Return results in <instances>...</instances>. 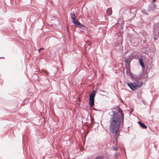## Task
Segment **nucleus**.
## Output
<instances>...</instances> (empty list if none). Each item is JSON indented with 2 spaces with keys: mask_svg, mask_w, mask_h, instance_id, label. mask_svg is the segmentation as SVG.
I'll return each mask as SVG.
<instances>
[{
  "mask_svg": "<svg viewBox=\"0 0 159 159\" xmlns=\"http://www.w3.org/2000/svg\"><path fill=\"white\" fill-rule=\"evenodd\" d=\"M127 85L132 90L134 91L137 88L140 87L143 84V82H138L136 83L134 82H129L128 83Z\"/></svg>",
  "mask_w": 159,
  "mask_h": 159,
  "instance_id": "nucleus-4",
  "label": "nucleus"
},
{
  "mask_svg": "<svg viewBox=\"0 0 159 159\" xmlns=\"http://www.w3.org/2000/svg\"><path fill=\"white\" fill-rule=\"evenodd\" d=\"M96 159H103V157L101 156H98L95 157Z\"/></svg>",
  "mask_w": 159,
  "mask_h": 159,
  "instance_id": "nucleus-16",
  "label": "nucleus"
},
{
  "mask_svg": "<svg viewBox=\"0 0 159 159\" xmlns=\"http://www.w3.org/2000/svg\"><path fill=\"white\" fill-rule=\"evenodd\" d=\"M156 6L154 3L152 2L151 3L148 7V11H154L156 9Z\"/></svg>",
  "mask_w": 159,
  "mask_h": 159,
  "instance_id": "nucleus-8",
  "label": "nucleus"
},
{
  "mask_svg": "<svg viewBox=\"0 0 159 159\" xmlns=\"http://www.w3.org/2000/svg\"><path fill=\"white\" fill-rule=\"evenodd\" d=\"M34 75V76H35V75L36 76H37V79H38V74L35 73H34V75Z\"/></svg>",
  "mask_w": 159,
  "mask_h": 159,
  "instance_id": "nucleus-17",
  "label": "nucleus"
},
{
  "mask_svg": "<svg viewBox=\"0 0 159 159\" xmlns=\"http://www.w3.org/2000/svg\"><path fill=\"white\" fill-rule=\"evenodd\" d=\"M130 42H131V43H134L135 42V41L134 42V40H133L131 39L130 40Z\"/></svg>",
  "mask_w": 159,
  "mask_h": 159,
  "instance_id": "nucleus-19",
  "label": "nucleus"
},
{
  "mask_svg": "<svg viewBox=\"0 0 159 159\" xmlns=\"http://www.w3.org/2000/svg\"><path fill=\"white\" fill-rule=\"evenodd\" d=\"M4 58V57H0V58Z\"/></svg>",
  "mask_w": 159,
  "mask_h": 159,
  "instance_id": "nucleus-26",
  "label": "nucleus"
},
{
  "mask_svg": "<svg viewBox=\"0 0 159 159\" xmlns=\"http://www.w3.org/2000/svg\"><path fill=\"white\" fill-rule=\"evenodd\" d=\"M42 72L43 73H45L46 74V75H49V73L48 72L45 70H42Z\"/></svg>",
  "mask_w": 159,
  "mask_h": 159,
  "instance_id": "nucleus-15",
  "label": "nucleus"
},
{
  "mask_svg": "<svg viewBox=\"0 0 159 159\" xmlns=\"http://www.w3.org/2000/svg\"><path fill=\"white\" fill-rule=\"evenodd\" d=\"M93 109L94 110H95V111H97L98 110L97 109H96V108H93Z\"/></svg>",
  "mask_w": 159,
  "mask_h": 159,
  "instance_id": "nucleus-21",
  "label": "nucleus"
},
{
  "mask_svg": "<svg viewBox=\"0 0 159 159\" xmlns=\"http://www.w3.org/2000/svg\"><path fill=\"white\" fill-rule=\"evenodd\" d=\"M133 53H131V54L128 55L127 58L125 59V64L127 65L129 67H130V64L131 61H132V59L134 58L133 56Z\"/></svg>",
  "mask_w": 159,
  "mask_h": 159,
  "instance_id": "nucleus-6",
  "label": "nucleus"
},
{
  "mask_svg": "<svg viewBox=\"0 0 159 159\" xmlns=\"http://www.w3.org/2000/svg\"><path fill=\"white\" fill-rule=\"evenodd\" d=\"M157 0H152V2H155V1H156Z\"/></svg>",
  "mask_w": 159,
  "mask_h": 159,
  "instance_id": "nucleus-22",
  "label": "nucleus"
},
{
  "mask_svg": "<svg viewBox=\"0 0 159 159\" xmlns=\"http://www.w3.org/2000/svg\"><path fill=\"white\" fill-rule=\"evenodd\" d=\"M142 102L143 103V104H144L145 105L146 104L145 102H144V101L143 100H142Z\"/></svg>",
  "mask_w": 159,
  "mask_h": 159,
  "instance_id": "nucleus-20",
  "label": "nucleus"
},
{
  "mask_svg": "<svg viewBox=\"0 0 159 159\" xmlns=\"http://www.w3.org/2000/svg\"><path fill=\"white\" fill-rule=\"evenodd\" d=\"M148 10H146L144 9H142V10H141L143 14H145L146 15H148Z\"/></svg>",
  "mask_w": 159,
  "mask_h": 159,
  "instance_id": "nucleus-13",
  "label": "nucleus"
},
{
  "mask_svg": "<svg viewBox=\"0 0 159 159\" xmlns=\"http://www.w3.org/2000/svg\"><path fill=\"white\" fill-rule=\"evenodd\" d=\"M91 44H89V46H91Z\"/></svg>",
  "mask_w": 159,
  "mask_h": 159,
  "instance_id": "nucleus-24",
  "label": "nucleus"
},
{
  "mask_svg": "<svg viewBox=\"0 0 159 159\" xmlns=\"http://www.w3.org/2000/svg\"><path fill=\"white\" fill-rule=\"evenodd\" d=\"M133 14L134 13L131 12L129 10H124L123 12V18H129L131 16H132Z\"/></svg>",
  "mask_w": 159,
  "mask_h": 159,
  "instance_id": "nucleus-5",
  "label": "nucleus"
},
{
  "mask_svg": "<svg viewBox=\"0 0 159 159\" xmlns=\"http://www.w3.org/2000/svg\"><path fill=\"white\" fill-rule=\"evenodd\" d=\"M134 39H136V40H138V38H136H136H134Z\"/></svg>",
  "mask_w": 159,
  "mask_h": 159,
  "instance_id": "nucleus-23",
  "label": "nucleus"
},
{
  "mask_svg": "<svg viewBox=\"0 0 159 159\" xmlns=\"http://www.w3.org/2000/svg\"><path fill=\"white\" fill-rule=\"evenodd\" d=\"M134 17V16H133L132 17V18H133Z\"/></svg>",
  "mask_w": 159,
  "mask_h": 159,
  "instance_id": "nucleus-27",
  "label": "nucleus"
},
{
  "mask_svg": "<svg viewBox=\"0 0 159 159\" xmlns=\"http://www.w3.org/2000/svg\"><path fill=\"white\" fill-rule=\"evenodd\" d=\"M131 19H129V20H131ZM129 20V19H128V20Z\"/></svg>",
  "mask_w": 159,
  "mask_h": 159,
  "instance_id": "nucleus-25",
  "label": "nucleus"
},
{
  "mask_svg": "<svg viewBox=\"0 0 159 159\" xmlns=\"http://www.w3.org/2000/svg\"><path fill=\"white\" fill-rule=\"evenodd\" d=\"M126 74L127 75L129 76L132 78L133 76L131 72L129 66H128V68H126Z\"/></svg>",
  "mask_w": 159,
  "mask_h": 159,
  "instance_id": "nucleus-10",
  "label": "nucleus"
},
{
  "mask_svg": "<svg viewBox=\"0 0 159 159\" xmlns=\"http://www.w3.org/2000/svg\"><path fill=\"white\" fill-rule=\"evenodd\" d=\"M113 109L115 111H112V114L109 113L110 118L109 122L111 132L115 134L114 137L115 141L114 142V143L116 145L118 138L120 135V127L124 125V114L121 109L118 106L117 108Z\"/></svg>",
  "mask_w": 159,
  "mask_h": 159,
  "instance_id": "nucleus-1",
  "label": "nucleus"
},
{
  "mask_svg": "<svg viewBox=\"0 0 159 159\" xmlns=\"http://www.w3.org/2000/svg\"><path fill=\"white\" fill-rule=\"evenodd\" d=\"M138 123L139 125L142 128L144 129H146L147 126L144 124V123L140 121L138 122Z\"/></svg>",
  "mask_w": 159,
  "mask_h": 159,
  "instance_id": "nucleus-11",
  "label": "nucleus"
},
{
  "mask_svg": "<svg viewBox=\"0 0 159 159\" xmlns=\"http://www.w3.org/2000/svg\"><path fill=\"white\" fill-rule=\"evenodd\" d=\"M119 148L118 147H112V150L115 151H117L118 150Z\"/></svg>",
  "mask_w": 159,
  "mask_h": 159,
  "instance_id": "nucleus-14",
  "label": "nucleus"
},
{
  "mask_svg": "<svg viewBox=\"0 0 159 159\" xmlns=\"http://www.w3.org/2000/svg\"><path fill=\"white\" fill-rule=\"evenodd\" d=\"M139 64L140 66L142 67L143 69L145 68V65L143 61V59L142 57H141L139 59Z\"/></svg>",
  "mask_w": 159,
  "mask_h": 159,
  "instance_id": "nucleus-9",
  "label": "nucleus"
},
{
  "mask_svg": "<svg viewBox=\"0 0 159 159\" xmlns=\"http://www.w3.org/2000/svg\"><path fill=\"white\" fill-rule=\"evenodd\" d=\"M97 91L93 90L89 95V105L90 107L94 105V98Z\"/></svg>",
  "mask_w": 159,
  "mask_h": 159,
  "instance_id": "nucleus-3",
  "label": "nucleus"
},
{
  "mask_svg": "<svg viewBox=\"0 0 159 159\" xmlns=\"http://www.w3.org/2000/svg\"><path fill=\"white\" fill-rule=\"evenodd\" d=\"M44 48H40L39 50V52H40V50H41L43 49Z\"/></svg>",
  "mask_w": 159,
  "mask_h": 159,
  "instance_id": "nucleus-18",
  "label": "nucleus"
},
{
  "mask_svg": "<svg viewBox=\"0 0 159 159\" xmlns=\"http://www.w3.org/2000/svg\"><path fill=\"white\" fill-rule=\"evenodd\" d=\"M71 18L72 22L76 26L80 28L84 29L85 28V25L81 23L78 21L77 19H76V16L74 13L71 14Z\"/></svg>",
  "mask_w": 159,
  "mask_h": 159,
  "instance_id": "nucleus-2",
  "label": "nucleus"
},
{
  "mask_svg": "<svg viewBox=\"0 0 159 159\" xmlns=\"http://www.w3.org/2000/svg\"><path fill=\"white\" fill-rule=\"evenodd\" d=\"M111 8H109L107 10V12L108 16H110L112 13V11Z\"/></svg>",
  "mask_w": 159,
  "mask_h": 159,
  "instance_id": "nucleus-12",
  "label": "nucleus"
},
{
  "mask_svg": "<svg viewBox=\"0 0 159 159\" xmlns=\"http://www.w3.org/2000/svg\"><path fill=\"white\" fill-rule=\"evenodd\" d=\"M142 78V76L141 74H139L138 75H134L133 76L132 79L134 80L136 83L139 82V81Z\"/></svg>",
  "mask_w": 159,
  "mask_h": 159,
  "instance_id": "nucleus-7",
  "label": "nucleus"
}]
</instances>
